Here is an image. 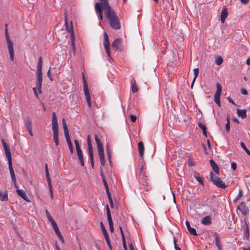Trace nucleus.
<instances>
[{"label":"nucleus","instance_id":"obj_1","mask_svg":"<svg viewBox=\"0 0 250 250\" xmlns=\"http://www.w3.org/2000/svg\"><path fill=\"white\" fill-rule=\"evenodd\" d=\"M105 16L107 19L111 27L115 30L121 29V25L118 16L111 6H107L105 10Z\"/></svg>","mask_w":250,"mask_h":250},{"label":"nucleus","instance_id":"obj_2","mask_svg":"<svg viewBox=\"0 0 250 250\" xmlns=\"http://www.w3.org/2000/svg\"><path fill=\"white\" fill-rule=\"evenodd\" d=\"M42 57H40L39 59V61L37 66V80L36 83V87H34L33 90L35 96L38 97L39 93H41L42 92Z\"/></svg>","mask_w":250,"mask_h":250},{"label":"nucleus","instance_id":"obj_3","mask_svg":"<svg viewBox=\"0 0 250 250\" xmlns=\"http://www.w3.org/2000/svg\"><path fill=\"white\" fill-rule=\"evenodd\" d=\"M52 128L53 132V140L56 146L59 144L58 124L55 112L52 114Z\"/></svg>","mask_w":250,"mask_h":250},{"label":"nucleus","instance_id":"obj_4","mask_svg":"<svg viewBox=\"0 0 250 250\" xmlns=\"http://www.w3.org/2000/svg\"><path fill=\"white\" fill-rule=\"evenodd\" d=\"M7 24H6L5 25V38L6 40V42L7 43V47L8 49V51L10 55V58L11 61L14 60V48L13 46V42L12 41L10 40L8 32V29H7Z\"/></svg>","mask_w":250,"mask_h":250},{"label":"nucleus","instance_id":"obj_5","mask_svg":"<svg viewBox=\"0 0 250 250\" xmlns=\"http://www.w3.org/2000/svg\"><path fill=\"white\" fill-rule=\"evenodd\" d=\"M65 26L66 30L70 33V38L71 42L72 49L75 53V35L74 33L73 27L72 25V21H71L70 26H69L68 23L67 21V17H65Z\"/></svg>","mask_w":250,"mask_h":250},{"label":"nucleus","instance_id":"obj_6","mask_svg":"<svg viewBox=\"0 0 250 250\" xmlns=\"http://www.w3.org/2000/svg\"><path fill=\"white\" fill-rule=\"evenodd\" d=\"M209 176L210 181L217 187L222 189H225L227 188L225 183L220 178L214 175L212 172H210Z\"/></svg>","mask_w":250,"mask_h":250},{"label":"nucleus","instance_id":"obj_7","mask_svg":"<svg viewBox=\"0 0 250 250\" xmlns=\"http://www.w3.org/2000/svg\"><path fill=\"white\" fill-rule=\"evenodd\" d=\"M74 143L76 146L77 154L78 155V159L80 162L81 165L82 167L84 166V162L83 159V154L82 150L81 148L79 142L77 140H74Z\"/></svg>","mask_w":250,"mask_h":250},{"label":"nucleus","instance_id":"obj_8","mask_svg":"<svg viewBox=\"0 0 250 250\" xmlns=\"http://www.w3.org/2000/svg\"><path fill=\"white\" fill-rule=\"evenodd\" d=\"M95 9L97 14L99 20L100 21H102L103 19V11H104L105 13V8L103 7V3H96L95 4Z\"/></svg>","mask_w":250,"mask_h":250},{"label":"nucleus","instance_id":"obj_9","mask_svg":"<svg viewBox=\"0 0 250 250\" xmlns=\"http://www.w3.org/2000/svg\"><path fill=\"white\" fill-rule=\"evenodd\" d=\"M217 89L214 94V102L219 106H221L220 97L222 91V85L219 83H216Z\"/></svg>","mask_w":250,"mask_h":250},{"label":"nucleus","instance_id":"obj_10","mask_svg":"<svg viewBox=\"0 0 250 250\" xmlns=\"http://www.w3.org/2000/svg\"><path fill=\"white\" fill-rule=\"evenodd\" d=\"M109 42L108 35L106 32L104 33V46L108 57L111 59L110 52L109 50Z\"/></svg>","mask_w":250,"mask_h":250},{"label":"nucleus","instance_id":"obj_11","mask_svg":"<svg viewBox=\"0 0 250 250\" xmlns=\"http://www.w3.org/2000/svg\"><path fill=\"white\" fill-rule=\"evenodd\" d=\"M106 212H107V220H108V222L109 226V229H110V231H111V232L112 233L114 231L113 223L112 222L110 209H109L108 205H106Z\"/></svg>","mask_w":250,"mask_h":250},{"label":"nucleus","instance_id":"obj_12","mask_svg":"<svg viewBox=\"0 0 250 250\" xmlns=\"http://www.w3.org/2000/svg\"><path fill=\"white\" fill-rule=\"evenodd\" d=\"M237 208L239 209L244 215H247L249 213V209L246 205L245 202H242L240 205L237 207Z\"/></svg>","mask_w":250,"mask_h":250},{"label":"nucleus","instance_id":"obj_13","mask_svg":"<svg viewBox=\"0 0 250 250\" xmlns=\"http://www.w3.org/2000/svg\"><path fill=\"white\" fill-rule=\"evenodd\" d=\"M62 122L63 128V130H64V136L66 138L67 143L70 144V143H72V142L71 141V139H70L69 135V132H68V128L67 126V125L66 124V122H65L64 118L62 119Z\"/></svg>","mask_w":250,"mask_h":250},{"label":"nucleus","instance_id":"obj_14","mask_svg":"<svg viewBox=\"0 0 250 250\" xmlns=\"http://www.w3.org/2000/svg\"><path fill=\"white\" fill-rule=\"evenodd\" d=\"M122 39L120 38L114 40L111 44L112 49L115 51L118 50L119 49V46L122 43Z\"/></svg>","mask_w":250,"mask_h":250},{"label":"nucleus","instance_id":"obj_15","mask_svg":"<svg viewBox=\"0 0 250 250\" xmlns=\"http://www.w3.org/2000/svg\"><path fill=\"white\" fill-rule=\"evenodd\" d=\"M83 90L84 95L85 96V99L87 104L88 105V107L90 108L91 106V101H90V96L88 90V87H83Z\"/></svg>","mask_w":250,"mask_h":250},{"label":"nucleus","instance_id":"obj_16","mask_svg":"<svg viewBox=\"0 0 250 250\" xmlns=\"http://www.w3.org/2000/svg\"><path fill=\"white\" fill-rule=\"evenodd\" d=\"M140 178L141 179L143 184H146V187H144V189L146 191L149 190L150 186H149V184L147 183L148 179H147V177L146 176H145V175L143 174V175H140Z\"/></svg>","mask_w":250,"mask_h":250},{"label":"nucleus","instance_id":"obj_17","mask_svg":"<svg viewBox=\"0 0 250 250\" xmlns=\"http://www.w3.org/2000/svg\"><path fill=\"white\" fill-rule=\"evenodd\" d=\"M209 163L210 166L213 169V170L217 174H219L220 171H219V168L217 165V164L215 162V161L212 160L210 159L209 160Z\"/></svg>","mask_w":250,"mask_h":250},{"label":"nucleus","instance_id":"obj_18","mask_svg":"<svg viewBox=\"0 0 250 250\" xmlns=\"http://www.w3.org/2000/svg\"><path fill=\"white\" fill-rule=\"evenodd\" d=\"M186 225L188 231L191 234L194 236L197 235L196 229L194 228H192L190 227L189 222L187 220L186 221Z\"/></svg>","mask_w":250,"mask_h":250},{"label":"nucleus","instance_id":"obj_19","mask_svg":"<svg viewBox=\"0 0 250 250\" xmlns=\"http://www.w3.org/2000/svg\"><path fill=\"white\" fill-rule=\"evenodd\" d=\"M98 154L100 158V160L102 166H104L105 164V160L104 159V150L98 151Z\"/></svg>","mask_w":250,"mask_h":250},{"label":"nucleus","instance_id":"obj_20","mask_svg":"<svg viewBox=\"0 0 250 250\" xmlns=\"http://www.w3.org/2000/svg\"><path fill=\"white\" fill-rule=\"evenodd\" d=\"M228 15V10L226 7H224L221 12V21L222 23H224L227 18Z\"/></svg>","mask_w":250,"mask_h":250},{"label":"nucleus","instance_id":"obj_21","mask_svg":"<svg viewBox=\"0 0 250 250\" xmlns=\"http://www.w3.org/2000/svg\"><path fill=\"white\" fill-rule=\"evenodd\" d=\"M211 222V219L210 216H206L203 217L201 221V223L205 226H209Z\"/></svg>","mask_w":250,"mask_h":250},{"label":"nucleus","instance_id":"obj_22","mask_svg":"<svg viewBox=\"0 0 250 250\" xmlns=\"http://www.w3.org/2000/svg\"><path fill=\"white\" fill-rule=\"evenodd\" d=\"M138 150L139 152L140 155L141 157H143L144 154V145L143 142L140 141L138 143Z\"/></svg>","mask_w":250,"mask_h":250},{"label":"nucleus","instance_id":"obj_23","mask_svg":"<svg viewBox=\"0 0 250 250\" xmlns=\"http://www.w3.org/2000/svg\"><path fill=\"white\" fill-rule=\"evenodd\" d=\"M95 140L97 144L98 151L104 150L103 144L97 135H95Z\"/></svg>","mask_w":250,"mask_h":250},{"label":"nucleus","instance_id":"obj_24","mask_svg":"<svg viewBox=\"0 0 250 250\" xmlns=\"http://www.w3.org/2000/svg\"><path fill=\"white\" fill-rule=\"evenodd\" d=\"M16 192H17L18 195L19 196H21L23 199H24L25 201H28V198L26 196V194L24 192V191H23L21 189H17L16 190Z\"/></svg>","mask_w":250,"mask_h":250},{"label":"nucleus","instance_id":"obj_25","mask_svg":"<svg viewBox=\"0 0 250 250\" xmlns=\"http://www.w3.org/2000/svg\"><path fill=\"white\" fill-rule=\"evenodd\" d=\"M237 114L239 117H241L243 119L247 117V112L246 110L237 109Z\"/></svg>","mask_w":250,"mask_h":250},{"label":"nucleus","instance_id":"obj_26","mask_svg":"<svg viewBox=\"0 0 250 250\" xmlns=\"http://www.w3.org/2000/svg\"><path fill=\"white\" fill-rule=\"evenodd\" d=\"M194 177L202 186H204V181L203 179L200 177V174L196 171L194 172Z\"/></svg>","mask_w":250,"mask_h":250},{"label":"nucleus","instance_id":"obj_27","mask_svg":"<svg viewBox=\"0 0 250 250\" xmlns=\"http://www.w3.org/2000/svg\"><path fill=\"white\" fill-rule=\"evenodd\" d=\"M8 199V193L6 191L1 192L0 191V200L1 201H6Z\"/></svg>","mask_w":250,"mask_h":250},{"label":"nucleus","instance_id":"obj_28","mask_svg":"<svg viewBox=\"0 0 250 250\" xmlns=\"http://www.w3.org/2000/svg\"><path fill=\"white\" fill-rule=\"evenodd\" d=\"M198 126L202 130L203 133L205 137H207L208 135H207V127H206V125L202 123H199Z\"/></svg>","mask_w":250,"mask_h":250},{"label":"nucleus","instance_id":"obj_29","mask_svg":"<svg viewBox=\"0 0 250 250\" xmlns=\"http://www.w3.org/2000/svg\"><path fill=\"white\" fill-rule=\"evenodd\" d=\"M53 229L57 235V236L60 238V240H61L62 242L64 241L63 237L62 236L61 232L60 231V230L58 227L57 226L53 228Z\"/></svg>","mask_w":250,"mask_h":250},{"label":"nucleus","instance_id":"obj_30","mask_svg":"<svg viewBox=\"0 0 250 250\" xmlns=\"http://www.w3.org/2000/svg\"><path fill=\"white\" fill-rule=\"evenodd\" d=\"M5 155L7 158L8 162L12 161L11 153L10 148L4 149Z\"/></svg>","mask_w":250,"mask_h":250},{"label":"nucleus","instance_id":"obj_31","mask_svg":"<svg viewBox=\"0 0 250 250\" xmlns=\"http://www.w3.org/2000/svg\"><path fill=\"white\" fill-rule=\"evenodd\" d=\"M45 171L47 183L51 182V178L50 177V175L49 174V171L47 164H46L45 165Z\"/></svg>","mask_w":250,"mask_h":250},{"label":"nucleus","instance_id":"obj_32","mask_svg":"<svg viewBox=\"0 0 250 250\" xmlns=\"http://www.w3.org/2000/svg\"><path fill=\"white\" fill-rule=\"evenodd\" d=\"M10 175L11 177L12 181L13 182L15 188H17L18 187H17V181H16V178L14 171L10 172Z\"/></svg>","mask_w":250,"mask_h":250},{"label":"nucleus","instance_id":"obj_33","mask_svg":"<svg viewBox=\"0 0 250 250\" xmlns=\"http://www.w3.org/2000/svg\"><path fill=\"white\" fill-rule=\"evenodd\" d=\"M199 69L198 68H194V70H193V72H194V79L193 80V81H192V83L191 84V88H192L193 87V83H194L196 78L197 77L198 74H199Z\"/></svg>","mask_w":250,"mask_h":250},{"label":"nucleus","instance_id":"obj_34","mask_svg":"<svg viewBox=\"0 0 250 250\" xmlns=\"http://www.w3.org/2000/svg\"><path fill=\"white\" fill-rule=\"evenodd\" d=\"M223 61V58L220 56H217L215 59V62L217 65H220Z\"/></svg>","mask_w":250,"mask_h":250},{"label":"nucleus","instance_id":"obj_35","mask_svg":"<svg viewBox=\"0 0 250 250\" xmlns=\"http://www.w3.org/2000/svg\"><path fill=\"white\" fill-rule=\"evenodd\" d=\"M87 146H88V150L89 156H94L92 144H88Z\"/></svg>","mask_w":250,"mask_h":250},{"label":"nucleus","instance_id":"obj_36","mask_svg":"<svg viewBox=\"0 0 250 250\" xmlns=\"http://www.w3.org/2000/svg\"><path fill=\"white\" fill-rule=\"evenodd\" d=\"M101 2L100 3H103V7H104L105 10L107 9V6H110L107 0H100Z\"/></svg>","mask_w":250,"mask_h":250},{"label":"nucleus","instance_id":"obj_37","mask_svg":"<svg viewBox=\"0 0 250 250\" xmlns=\"http://www.w3.org/2000/svg\"><path fill=\"white\" fill-rule=\"evenodd\" d=\"M48 185L49 187V192L50 194L51 198L52 199H53V189H52V186L51 184V182H48Z\"/></svg>","mask_w":250,"mask_h":250},{"label":"nucleus","instance_id":"obj_38","mask_svg":"<svg viewBox=\"0 0 250 250\" xmlns=\"http://www.w3.org/2000/svg\"><path fill=\"white\" fill-rule=\"evenodd\" d=\"M25 125H26V127L27 129H28V128L30 129V128H32L31 121L30 119L26 120V122H25Z\"/></svg>","mask_w":250,"mask_h":250},{"label":"nucleus","instance_id":"obj_39","mask_svg":"<svg viewBox=\"0 0 250 250\" xmlns=\"http://www.w3.org/2000/svg\"><path fill=\"white\" fill-rule=\"evenodd\" d=\"M215 244H216V246L217 247V248H218V250H220L221 245L219 238L218 237H216L215 239Z\"/></svg>","mask_w":250,"mask_h":250},{"label":"nucleus","instance_id":"obj_40","mask_svg":"<svg viewBox=\"0 0 250 250\" xmlns=\"http://www.w3.org/2000/svg\"><path fill=\"white\" fill-rule=\"evenodd\" d=\"M131 90L133 93H134L138 91L137 86L135 84H132Z\"/></svg>","mask_w":250,"mask_h":250},{"label":"nucleus","instance_id":"obj_41","mask_svg":"<svg viewBox=\"0 0 250 250\" xmlns=\"http://www.w3.org/2000/svg\"><path fill=\"white\" fill-rule=\"evenodd\" d=\"M246 229L245 230V235L248 239L249 238V227L247 223H246Z\"/></svg>","mask_w":250,"mask_h":250},{"label":"nucleus","instance_id":"obj_42","mask_svg":"<svg viewBox=\"0 0 250 250\" xmlns=\"http://www.w3.org/2000/svg\"><path fill=\"white\" fill-rule=\"evenodd\" d=\"M82 75H83V87H88L84 73H83Z\"/></svg>","mask_w":250,"mask_h":250},{"label":"nucleus","instance_id":"obj_43","mask_svg":"<svg viewBox=\"0 0 250 250\" xmlns=\"http://www.w3.org/2000/svg\"><path fill=\"white\" fill-rule=\"evenodd\" d=\"M82 75H83V87H88L84 73H83Z\"/></svg>","mask_w":250,"mask_h":250},{"label":"nucleus","instance_id":"obj_44","mask_svg":"<svg viewBox=\"0 0 250 250\" xmlns=\"http://www.w3.org/2000/svg\"><path fill=\"white\" fill-rule=\"evenodd\" d=\"M47 76L51 81L53 80L51 72V67L49 68L48 72H47Z\"/></svg>","mask_w":250,"mask_h":250},{"label":"nucleus","instance_id":"obj_45","mask_svg":"<svg viewBox=\"0 0 250 250\" xmlns=\"http://www.w3.org/2000/svg\"><path fill=\"white\" fill-rule=\"evenodd\" d=\"M122 241H123V246L124 250H128L127 248V246L126 244V242H125V236L123 237Z\"/></svg>","mask_w":250,"mask_h":250},{"label":"nucleus","instance_id":"obj_46","mask_svg":"<svg viewBox=\"0 0 250 250\" xmlns=\"http://www.w3.org/2000/svg\"><path fill=\"white\" fill-rule=\"evenodd\" d=\"M243 195V192L242 191L240 190L239 192V194L238 196L235 198V199L233 200V202H236L237 200H238L240 198H241Z\"/></svg>","mask_w":250,"mask_h":250},{"label":"nucleus","instance_id":"obj_47","mask_svg":"<svg viewBox=\"0 0 250 250\" xmlns=\"http://www.w3.org/2000/svg\"><path fill=\"white\" fill-rule=\"evenodd\" d=\"M8 162V167H9V169L10 172L14 171L13 167H12V161H9Z\"/></svg>","mask_w":250,"mask_h":250},{"label":"nucleus","instance_id":"obj_48","mask_svg":"<svg viewBox=\"0 0 250 250\" xmlns=\"http://www.w3.org/2000/svg\"><path fill=\"white\" fill-rule=\"evenodd\" d=\"M89 157H90L91 167H92V168H94V156H89Z\"/></svg>","mask_w":250,"mask_h":250},{"label":"nucleus","instance_id":"obj_49","mask_svg":"<svg viewBox=\"0 0 250 250\" xmlns=\"http://www.w3.org/2000/svg\"><path fill=\"white\" fill-rule=\"evenodd\" d=\"M67 145L70 151L71 152V153H72L73 152V146L72 143H70V144L68 143L67 144Z\"/></svg>","mask_w":250,"mask_h":250},{"label":"nucleus","instance_id":"obj_50","mask_svg":"<svg viewBox=\"0 0 250 250\" xmlns=\"http://www.w3.org/2000/svg\"><path fill=\"white\" fill-rule=\"evenodd\" d=\"M188 162L189 166L192 167L195 165V163L190 158H189L188 159Z\"/></svg>","mask_w":250,"mask_h":250},{"label":"nucleus","instance_id":"obj_51","mask_svg":"<svg viewBox=\"0 0 250 250\" xmlns=\"http://www.w3.org/2000/svg\"><path fill=\"white\" fill-rule=\"evenodd\" d=\"M130 118L131 121L133 123H135L136 122L137 118H136V116L135 115L131 114L130 115Z\"/></svg>","mask_w":250,"mask_h":250},{"label":"nucleus","instance_id":"obj_52","mask_svg":"<svg viewBox=\"0 0 250 250\" xmlns=\"http://www.w3.org/2000/svg\"><path fill=\"white\" fill-rule=\"evenodd\" d=\"M106 192L108 200H110L112 199V197H111V193H110V192L109 191V189H106Z\"/></svg>","mask_w":250,"mask_h":250},{"label":"nucleus","instance_id":"obj_53","mask_svg":"<svg viewBox=\"0 0 250 250\" xmlns=\"http://www.w3.org/2000/svg\"><path fill=\"white\" fill-rule=\"evenodd\" d=\"M102 181H103L104 185V186L105 187V190L107 189H109V188H108L107 183V182H106V181L105 180V178H103Z\"/></svg>","mask_w":250,"mask_h":250},{"label":"nucleus","instance_id":"obj_54","mask_svg":"<svg viewBox=\"0 0 250 250\" xmlns=\"http://www.w3.org/2000/svg\"><path fill=\"white\" fill-rule=\"evenodd\" d=\"M225 128L227 132H229L230 130V124L229 122L228 121V123H227L225 125Z\"/></svg>","mask_w":250,"mask_h":250},{"label":"nucleus","instance_id":"obj_55","mask_svg":"<svg viewBox=\"0 0 250 250\" xmlns=\"http://www.w3.org/2000/svg\"><path fill=\"white\" fill-rule=\"evenodd\" d=\"M231 168L233 170H235L237 168V165L235 162H233L232 163H231Z\"/></svg>","mask_w":250,"mask_h":250},{"label":"nucleus","instance_id":"obj_56","mask_svg":"<svg viewBox=\"0 0 250 250\" xmlns=\"http://www.w3.org/2000/svg\"><path fill=\"white\" fill-rule=\"evenodd\" d=\"M241 93L243 95H247L248 94L247 90L245 88H242L241 89Z\"/></svg>","mask_w":250,"mask_h":250},{"label":"nucleus","instance_id":"obj_57","mask_svg":"<svg viewBox=\"0 0 250 250\" xmlns=\"http://www.w3.org/2000/svg\"><path fill=\"white\" fill-rule=\"evenodd\" d=\"M146 187V184H140V185H139V188L140 189H141V190H145V191H146L145 189H144V187Z\"/></svg>","mask_w":250,"mask_h":250},{"label":"nucleus","instance_id":"obj_58","mask_svg":"<svg viewBox=\"0 0 250 250\" xmlns=\"http://www.w3.org/2000/svg\"><path fill=\"white\" fill-rule=\"evenodd\" d=\"M100 226H101V228L102 230V232L106 230V229H105L104 224L102 222H100Z\"/></svg>","mask_w":250,"mask_h":250},{"label":"nucleus","instance_id":"obj_59","mask_svg":"<svg viewBox=\"0 0 250 250\" xmlns=\"http://www.w3.org/2000/svg\"><path fill=\"white\" fill-rule=\"evenodd\" d=\"M45 212H46V216H47V219L48 220L51 219L52 218V216H51V215L49 213L48 211L47 210H46Z\"/></svg>","mask_w":250,"mask_h":250},{"label":"nucleus","instance_id":"obj_60","mask_svg":"<svg viewBox=\"0 0 250 250\" xmlns=\"http://www.w3.org/2000/svg\"><path fill=\"white\" fill-rule=\"evenodd\" d=\"M100 175L103 180V178H105L104 175L103 169L102 167H100Z\"/></svg>","mask_w":250,"mask_h":250},{"label":"nucleus","instance_id":"obj_61","mask_svg":"<svg viewBox=\"0 0 250 250\" xmlns=\"http://www.w3.org/2000/svg\"><path fill=\"white\" fill-rule=\"evenodd\" d=\"M87 145L92 144L90 137L89 135H88V136H87Z\"/></svg>","mask_w":250,"mask_h":250},{"label":"nucleus","instance_id":"obj_62","mask_svg":"<svg viewBox=\"0 0 250 250\" xmlns=\"http://www.w3.org/2000/svg\"><path fill=\"white\" fill-rule=\"evenodd\" d=\"M240 145L244 150L245 149V148L247 147L245 144L242 142H240Z\"/></svg>","mask_w":250,"mask_h":250},{"label":"nucleus","instance_id":"obj_63","mask_svg":"<svg viewBox=\"0 0 250 250\" xmlns=\"http://www.w3.org/2000/svg\"><path fill=\"white\" fill-rule=\"evenodd\" d=\"M227 99L228 100V101L231 103V104H233L234 105H235V102L229 97H228L227 98Z\"/></svg>","mask_w":250,"mask_h":250},{"label":"nucleus","instance_id":"obj_64","mask_svg":"<svg viewBox=\"0 0 250 250\" xmlns=\"http://www.w3.org/2000/svg\"><path fill=\"white\" fill-rule=\"evenodd\" d=\"M232 121L233 122L236 123L237 124H239V121L236 118H233L232 119Z\"/></svg>","mask_w":250,"mask_h":250}]
</instances>
